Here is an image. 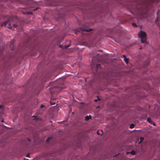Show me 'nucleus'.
Segmentation results:
<instances>
[{"mask_svg":"<svg viewBox=\"0 0 160 160\" xmlns=\"http://www.w3.org/2000/svg\"><path fill=\"white\" fill-rule=\"evenodd\" d=\"M139 37L141 38V42L143 43H146V34L145 32L141 31L138 33Z\"/></svg>","mask_w":160,"mask_h":160,"instance_id":"f257e3e1","label":"nucleus"},{"mask_svg":"<svg viewBox=\"0 0 160 160\" xmlns=\"http://www.w3.org/2000/svg\"><path fill=\"white\" fill-rule=\"evenodd\" d=\"M3 25H4L5 26H7V27L8 28L13 30H14V28H16L17 26L15 24H12V25L9 20H8V21L4 22L3 24L2 25V26H3Z\"/></svg>","mask_w":160,"mask_h":160,"instance_id":"f03ea898","label":"nucleus"},{"mask_svg":"<svg viewBox=\"0 0 160 160\" xmlns=\"http://www.w3.org/2000/svg\"><path fill=\"white\" fill-rule=\"evenodd\" d=\"M81 30L82 31H87V32H88L90 31H92V29H86L82 28H81Z\"/></svg>","mask_w":160,"mask_h":160,"instance_id":"7ed1b4c3","label":"nucleus"},{"mask_svg":"<svg viewBox=\"0 0 160 160\" xmlns=\"http://www.w3.org/2000/svg\"><path fill=\"white\" fill-rule=\"evenodd\" d=\"M90 119H91V116L89 115V116H86L85 117V120L86 121H88Z\"/></svg>","mask_w":160,"mask_h":160,"instance_id":"20e7f679","label":"nucleus"},{"mask_svg":"<svg viewBox=\"0 0 160 160\" xmlns=\"http://www.w3.org/2000/svg\"><path fill=\"white\" fill-rule=\"evenodd\" d=\"M147 120L150 123H153V122L151 120V119L150 118H148Z\"/></svg>","mask_w":160,"mask_h":160,"instance_id":"39448f33","label":"nucleus"},{"mask_svg":"<svg viewBox=\"0 0 160 160\" xmlns=\"http://www.w3.org/2000/svg\"><path fill=\"white\" fill-rule=\"evenodd\" d=\"M124 60L127 63H128L129 59L128 58H125L124 59Z\"/></svg>","mask_w":160,"mask_h":160,"instance_id":"423d86ee","label":"nucleus"},{"mask_svg":"<svg viewBox=\"0 0 160 160\" xmlns=\"http://www.w3.org/2000/svg\"><path fill=\"white\" fill-rule=\"evenodd\" d=\"M135 126V125L133 124H131L130 125V128H133Z\"/></svg>","mask_w":160,"mask_h":160,"instance_id":"0eeeda50","label":"nucleus"},{"mask_svg":"<svg viewBox=\"0 0 160 160\" xmlns=\"http://www.w3.org/2000/svg\"><path fill=\"white\" fill-rule=\"evenodd\" d=\"M144 139V138H143L141 137L140 138V142H139V144L141 143L143 141Z\"/></svg>","mask_w":160,"mask_h":160,"instance_id":"6e6552de","label":"nucleus"},{"mask_svg":"<svg viewBox=\"0 0 160 160\" xmlns=\"http://www.w3.org/2000/svg\"><path fill=\"white\" fill-rule=\"evenodd\" d=\"M58 89H59V91L58 90H57V92H58V93H59L60 92V90H61L62 89V88H61V87H58Z\"/></svg>","mask_w":160,"mask_h":160,"instance_id":"1a4fd4ad","label":"nucleus"},{"mask_svg":"<svg viewBox=\"0 0 160 160\" xmlns=\"http://www.w3.org/2000/svg\"><path fill=\"white\" fill-rule=\"evenodd\" d=\"M100 65H101L100 64H97L96 65V67L97 68V69L98 68H99Z\"/></svg>","mask_w":160,"mask_h":160,"instance_id":"9d476101","label":"nucleus"},{"mask_svg":"<svg viewBox=\"0 0 160 160\" xmlns=\"http://www.w3.org/2000/svg\"><path fill=\"white\" fill-rule=\"evenodd\" d=\"M130 153L132 155H135V152L134 151H132L130 152Z\"/></svg>","mask_w":160,"mask_h":160,"instance_id":"9b49d317","label":"nucleus"},{"mask_svg":"<svg viewBox=\"0 0 160 160\" xmlns=\"http://www.w3.org/2000/svg\"><path fill=\"white\" fill-rule=\"evenodd\" d=\"M70 46V44H69L68 45H66L64 46L65 48H67Z\"/></svg>","mask_w":160,"mask_h":160,"instance_id":"f8f14e48","label":"nucleus"},{"mask_svg":"<svg viewBox=\"0 0 160 160\" xmlns=\"http://www.w3.org/2000/svg\"><path fill=\"white\" fill-rule=\"evenodd\" d=\"M132 25L134 27H137L136 24L134 23H132Z\"/></svg>","mask_w":160,"mask_h":160,"instance_id":"ddd939ff","label":"nucleus"},{"mask_svg":"<svg viewBox=\"0 0 160 160\" xmlns=\"http://www.w3.org/2000/svg\"><path fill=\"white\" fill-rule=\"evenodd\" d=\"M50 139H51V138H48V139H47V140H46V142H48L50 140Z\"/></svg>","mask_w":160,"mask_h":160,"instance_id":"4468645a","label":"nucleus"},{"mask_svg":"<svg viewBox=\"0 0 160 160\" xmlns=\"http://www.w3.org/2000/svg\"><path fill=\"white\" fill-rule=\"evenodd\" d=\"M160 18L159 17H157V19L156 20V22H157L159 21V20Z\"/></svg>","mask_w":160,"mask_h":160,"instance_id":"2eb2a0df","label":"nucleus"},{"mask_svg":"<svg viewBox=\"0 0 160 160\" xmlns=\"http://www.w3.org/2000/svg\"><path fill=\"white\" fill-rule=\"evenodd\" d=\"M98 99H95L94 100V101L95 102H97L98 100H100V98L98 97Z\"/></svg>","mask_w":160,"mask_h":160,"instance_id":"dca6fc26","label":"nucleus"},{"mask_svg":"<svg viewBox=\"0 0 160 160\" xmlns=\"http://www.w3.org/2000/svg\"><path fill=\"white\" fill-rule=\"evenodd\" d=\"M50 103H51V104H52V105H54V104H55V102H51Z\"/></svg>","mask_w":160,"mask_h":160,"instance_id":"f3484780","label":"nucleus"},{"mask_svg":"<svg viewBox=\"0 0 160 160\" xmlns=\"http://www.w3.org/2000/svg\"><path fill=\"white\" fill-rule=\"evenodd\" d=\"M28 142H31V139L28 138Z\"/></svg>","mask_w":160,"mask_h":160,"instance_id":"a211bd4d","label":"nucleus"},{"mask_svg":"<svg viewBox=\"0 0 160 160\" xmlns=\"http://www.w3.org/2000/svg\"><path fill=\"white\" fill-rule=\"evenodd\" d=\"M44 107V105H42H42H41L40 108H43Z\"/></svg>","mask_w":160,"mask_h":160,"instance_id":"6ab92c4d","label":"nucleus"},{"mask_svg":"<svg viewBox=\"0 0 160 160\" xmlns=\"http://www.w3.org/2000/svg\"><path fill=\"white\" fill-rule=\"evenodd\" d=\"M97 133L98 135H100V133L99 132V131L98 130L97 131Z\"/></svg>","mask_w":160,"mask_h":160,"instance_id":"aec40b11","label":"nucleus"},{"mask_svg":"<svg viewBox=\"0 0 160 160\" xmlns=\"http://www.w3.org/2000/svg\"><path fill=\"white\" fill-rule=\"evenodd\" d=\"M26 156L27 157H29V154H27V155H26Z\"/></svg>","mask_w":160,"mask_h":160,"instance_id":"412c9836","label":"nucleus"},{"mask_svg":"<svg viewBox=\"0 0 160 160\" xmlns=\"http://www.w3.org/2000/svg\"><path fill=\"white\" fill-rule=\"evenodd\" d=\"M38 8H36L35 9H34L33 10V11H35V10H37V9H38Z\"/></svg>","mask_w":160,"mask_h":160,"instance_id":"4be33fe9","label":"nucleus"},{"mask_svg":"<svg viewBox=\"0 0 160 160\" xmlns=\"http://www.w3.org/2000/svg\"><path fill=\"white\" fill-rule=\"evenodd\" d=\"M123 57L125 58H126V56L125 55H123Z\"/></svg>","mask_w":160,"mask_h":160,"instance_id":"5701e85b","label":"nucleus"},{"mask_svg":"<svg viewBox=\"0 0 160 160\" xmlns=\"http://www.w3.org/2000/svg\"><path fill=\"white\" fill-rule=\"evenodd\" d=\"M153 123V125H154V126H155V124L154 123Z\"/></svg>","mask_w":160,"mask_h":160,"instance_id":"b1692460","label":"nucleus"},{"mask_svg":"<svg viewBox=\"0 0 160 160\" xmlns=\"http://www.w3.org/2000/svg\"><path fill=\"white\" fill-rule=\"evenodd\" d=\"M59 47H60V48H61L62 47V45H60V46H59Z\"/></svg>","mask_w":160,"mask_h":160,"instance_id":"393cba45","label":"nucleus"},{"mask_svg":"<svg viewBox=\"0 0 160 160\" xmlns=\"http://www.w3.org/2000/svg\"><path fill=\"white\" fill-rule=\"evenodd\" d=\"M32 117H35V118H36V117H35L34 116H32Z\"/></svg>","mask_w":160,"mask_h":160,"instance_id":"a878e982","label":"nucleus"},{"mask_svg":"<svg viewBox=\"0 0 160 160\" xmlns=\"http://www.w3.org/2000/svg\"><path fill=\"white\" fill-rule=\"evenodd\" d=\"M0 108H1V106H0Z\"/></svg>","mask_w":160,"mask_h":160,"instance_id":"bb28decb","label":"nucleus"},{"mask_svg":"<svg viewBox=\"0 0 160 160\" xmlns=\"http://www.w3.org/2000/svg\"><path fill=\"white\" fill-rule=\"evenodd\" d=\"M129 152H127V153L128 154V153H129Z\"/></svg>","mask_w":160,"mask_h":160,"instance_id":"cd10ccee","label":"nucleus"},{"mask_svg":"<svg viewBox=\"0 0 160 160\" xmlns=\"http://www.w3.org/2000/svg\"><path fill=\"white\" fill-rule=\"evenodd\" d=\"M75 34H77V32H75Z\"/></svg>","mask_w":160,"mask_h":160,"instance_id":"c85d7f7f","label":"nucleus"},{"mask_svg":"<svg viewBox=\"0 0 160 160\" xmlns=\"http://www.w3.org/2000/svg\"><path fill=\"white\" fill-rule=\"evenodd\" d=\"M31 13V12H29V14H30V13Z\"/></svg>","mask_w":160,"mask_h":160,"instance_id":"c756f323","label":"nucleus"},{"mask_svg":"<svg viewBox=\"0 0 160 160\" xmlns=\"http://www.w3.org/2000/svg\"><path fill=\"white\" fill-rule=\"evenodd\" d=\"M27 160H28V159H27Z\"/></svg>","mask_w":160,"mask_h":160,"instance_id":"7c9ffc66","label":"nucleus"},{"mask_svg":"<svg viewBox=\"0 0 160 160\" xmlns=\"http://www.w3.org/2000/svg\"><path fill=\"white\" fill-rule=\"evenodd\" d=\"M27 160H28V159H27Z\"/></svg>","mask_w":160,"mask_h":160,"instance_id":"2f4dec72","label":"nucleus"}]
</instances>
